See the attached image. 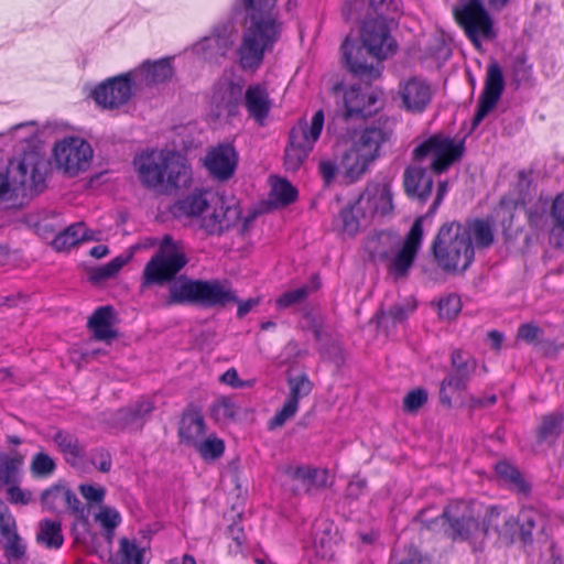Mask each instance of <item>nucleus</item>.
Returning <instances> with one entry per match:
<instances>
[{
    "mask_svg": "<svg viewBox=\"0 0 564 564\" xmlns=\"http://www.w3.org/2000/svg\"><path fill=\"white\" fill-rule=\"evenodd\" d=\"M237 39L238 31L235 23L226 21L214 26L208 36L195 44V50L203 54L205 59L217 62L220 57H226L235 46Z\"/></svg>",
    "mask_w": 564,
    "mask_h": 564,
    "instance_id": "16",
    "label": "nucleus"
},
{
    "mask_svg": "<svg viewBox=\"0 0 564 564\" xmlns=\"http://www.w3.org/2000/svg\"><path fill=\"white\" fill-rule=\"evenodd\" d=\"M297 191L291 185L290 182L282 178H276L272 183L270 197L280 206H286L296 199Z\"/></svg>",
    "mask_w": 564,
    "mask_h": 564,
    "instance_id": "49",
    "label": "nucleus"
},
{
    "mask_svg": "<svg viewBox=\"0 0 564 564\" xmlns=\"http://www.w3.org/2000/svg\"><path fill=\"white\" fill-rule=\"evenodd\" d=\"M536 514L532 511H524L521 513L522 523L519 529L520 538L524 543L531 542L532 530L536 524Z\"/></svg>",
    "mask_w": 564,
    "mask_h": 564,
    "instance_id": "61",
    "label": "nucleus"
},
{
    "mask_svg": "<svg viewBox=\"0 0 564 564\" xmlns=\"http://www.w3.org/2000/svg\"><path fill=\"white\" fill-rule=\"evenodd\" d=\"M210 195L215 194L195 192L178 200L175 205V209L180 215L195 217L200 223L202 217L207 214V208L210 206Z\"/></svg>",
    "mask_w": 564,
    "mask_h": 564,
    "instance_id": "35",
    "label": "nucleus"
},
{
    "mask_svg": "<svg viewBox=\"0 0 564 564\" xmlns=\"http://www.w3.org/2000/svg\"><path fill=\"white\" fill-rule=\"evenodd\" d=\"M318 283L313 285L305 284L297 289L286 291L276 299L275 304L279 308H288L295 304H300L304 302L314 290L318 289Z\"/></svg>",
    "mask_w": 564,
    "mask_h": 564,
    "instance_id": "50",
    "label": "nucleus"
},
{
    "mask_svg": "<svg viewBox=\"0 0 564 564\" xmlns=\"http://www.w3.org/2000/svg\"><path fill=\"white\" fill-rule=\"evenodd\" d=\"M275 1L242 0L247 24L238 54L243 69L259 67L264 52L271 48L280 36L281 23L276 19Z\"/></svg>",
    "mask_w": 564,
    "mask_h": 564,
    "instance_id": "3",
    "label": "nucleus"
},
{
    "mask_svg": "<svg viewBox=\"0 0 564 564\" xmlns=\"http://www.w3.org/2000/svg\"><path fill=\"white\" fill-rule=\"evenodd\" d=\"M563 417L561 414H550L543 417L538 429L539 442H554L562 432Z\"/></svg>",
    "mask_w": 564,
    "mask_h": 564,
    "instance_id": "48",
    "label": "nucleus"
},
{
    "mask_svg": "<svg viewBox=\"0 0 564 564\" xmlns=\"http://www.w3.org/2000/svg\"><path fill=\"white\" fill-rule=\"evenodd\" d=\"M238 155L235 148L229 144H219L213 149L205 159V165L212 175L218 180L229 178L237 166Z\"/></svg>",
    "mask_w": 564,
    "mask_h": 564,
    "instance_id": "23",
    "label": "nucleus"
},
{
    "mask_svg": "<svg viewBox=\"0 0 564 564\" xmlns=\"http://www.w3.org/2000/svg\"><path fill=\"white\" fill-rule=\"evenodd\" d=\"M427 401V392L422 388L410 391L404 400L403 406L408 412H416Z\"/></svg>",
    "mask_w": 564,
    "mask_h": 564,
    "instance_id": "59",
    "label": "nucleus"
},
{
    "mask_svg": "<svg viewBox=\"0 0 564 564\" xmlns=\"http://www.w3.org/2000/svg\"><path fill=\"white\" fill-rule=\"evenodd\" d=\"M52 441L68 465L77 467L82 464L85 458V447L75 434L58 430L52 436Z\"/></svg>",
    "mask_w": 564,
    "mask_h": 564,
    "instance_id": "29",
    "label": "nucleus"
},
{
    "mask_svg": "<svg viewBox=\"0 0 564 564\" xmlns=\"http://www.w3.org/2000/svg\"><path fill=\"white\" fill-rule=\"evenodd\" d=\"M141 184L160 193L185 187L191 181V170L185 158L175 151H147L133 161Z\"/></svg>",
    "mask_w": 564,
    "mask_h": 564,
    "instance_id": "5",
    "label": "nucleus"
},
{
    "mask_svg": "<svg viewBox=\"0 0 564 564\" xmlns=\"http://www.w3.org/2000/svg\"><path fill=\"white\" fill-rule=\"evenodd\" d=\"M87 240H99V238L96 237L95 231L88 230L85 227V224L79 221L69 225L62 232L56 235L52 241V247L56 251H65L70 247H74L79 242Z\"/></svg>",
    "mask_w": 564,
    "mask_h": 564,
    "instance_id": "34",
    "label": "nucleus"
},
{
    "mask_svg": "<svg viewBox=\"0 0 564 564\" xmlns=\"http://www.w3.org/2000/svg\"><path fill=\"white\" fill-rule=\"evenodd\" d=\"M460 299L457 295H449L440 301L438 315L441 318L452 319L460 311Z\"/></svg>",
    "mask_w": 564,
    "mask_h": 564,
    "instance_id": "57",
    "label": "nucleus"
},
{
    "mask_svg": "<svg viewBox=\"0 0 564 564\" xmlns=\"http://www.w3.org/2000/svg\"><path fill=\"white\" fill-rule=\"evenodd\" d=\"M130 256H119L112 259L107 264L98 268H94L89 271V281L93 283H99L115 276L120 269L130 260Z\"/></svg>",
    "mask_w": 564,
    "mask_h": 564,
    "instance_id": "47",
    "label": "nucleus"
},
{
    "mask_svg": "<svg viewBox=\"0 0 564 564\" xmlns=\"http://www.w3.org/2000/svg\"><path fill=\"white\" fill-rule=\"evenodd\" d=\"M392 23L375 18H366L360 32L361 45L379 58H387L392 55L397 50V43L390 35Z\"/></svg>",
    "mask_w": 564,
    "mask_h": 564,
    "instance_id": "17",
    "label": "nucleus"
},
{
    "mask_svg": "<svg viewBox=\"0 0 564 564\" xmlns=\"http://www.w3.org/2000/svg\"><path fill=\"white\" fill-rule=\"evenodd\" d=\"M36 541L48 549H59L64 542L61 522L48 519L40 521Z\"/></svg>",
    "mask_w": 564,
    "mask_h": 564,
    "instance_id": "39",
    "label": "nucleus"
},
{
    "mask_svg": "<svg viewBox=\"0 0 564 564\" xmlns=\"http://www.w3.org/2000/svg\"><path fill=\"white\" fill-rule=\"evenodd\" d=\"M490 531H494L503 543L510 544L518 531V523L497 508H490L482 521L481 536L485 538Z\"/></svg>",
    "mask_w": 564,
    "mask_h": 564,
    "instance_id": "25",
    "label": "nucleus"
},
{
    "mask_svg": "<svg viewBox=\"0 0 564 564\" xmlns=\"http://www.w3.org/2000/svg\"><path fill=\"white\" fill-rule=\"evenodd\" d=\"M494 240V230L488 220H453L440 227L431 250L438 268L447 273H459L470 267L475 258V248L486 249Z\"/></svg>",
    "mask_w": 564,
    "mask_h": 564,
    "instance_id": "2",
    "label": "nucleus"
},
{
    "mask_svg": "<svg viewBox=\"0 0 564 564\" xmlns=\"http://www.w3.org/2000/svg\"><path fill=\"white\" fill-rule=\"evenodd\" d=\"M393 132L394 121L388 117H379L365 127L355 144L365 156L375 161L380 156L381 149L391 141Z\"/></svg>",
    "mask_w": 564,
    "mask_h": 564,
    "instance_id": "18",
    "label": "nucleus"
},
{
    "mask_svg": "<svg viewBox=\"0 0 564 564\" xmlns=\"http://www.w3.org/2000/svg\"><path fill=\"white\" fill-rule=\"evenodd\" d=\"M243 84L229 76L219 78L210 95V116L215 119L235 117L242 101Z\"/></svg>",
    "mask_w": 564,
    "mask_h": 564,
    "instance_id": "13",
    "label": "nucleus"
},
{
    "mask_svg": "<svg viewBox=\"0 0 564 564\" xmlns=\"http://www.w3.org/2000/svg\"><path fill=\"white\" fill-rule=\"evenodd\" d=\"M194 447L205 459H216L223 455L225 449L224 442L217 437H208L205 441H199Z\"/></svg>",
    "mask_w": 564,
    "mask_h": 564,
    "instance_id": "55",
    "label": "nucleus"
},
{
    "mask_svg": "<svg viewBox=\"0 0 564 564\" xmlns=\"http://www.w3.org/2000/svg\"><path fill=\"white\" fill-rule=\"evenodd\" d=\"M415 219L405 239L393 231H380L369 236L365 249L372 261L383 263L388 275L394 281L404 280L409 275L423 239V220Z\"/></svg>",
    "mask_w": 564,
    "mask_h": 564,
    "instance_id": "4",
    "label": "nucleus"
},
{
    "mask_svg": "<svg viewBox=\"0 0 564 564\" xmlns=\"http://www.w3.org/2000/svg\"><path fill=\"white\" fill-rule=\"evenodd\" d=\"M95 520L101 524L108 532V539L112 536L113 530L120 524V513L108 506H100L99 512L96 513Z\"/></svg>",
    "mask_w": 564,
    "mask_h": 564,
    "instance_id": "53",
    "label": "nucleus"
},
{
    "mask_svg": "<svg viewBox=\"0 0 564 564\" xmlns=\"http://www.w3.org/2000/svg\"><path fill=\"white\" fill-rule=\"evenodd\" d=\"M343 59L347 69L364 83H371L381 75V61L379 56L368 52V48L350 42L349 39L341 45Z\"/></svg>",
    "mask_w": 564,
    "mask_h": 564,
    "instance_id": "12",
    "label": "nucleus"
},
{
    "mask_svg": "<svg viewBox=\"0 0 564 564\" xmlns=\"http://www.w3.org/2000/svg\"><path fill=\"white\" fill-rule=\"evenodd\" d=\"M135 86L150 87L166 82L173 75V68L167 58L144 62L133 73Z\"/></svg>",
    "mask_w": 564,
    "mask_h": 564,
    "instance_id": "27",
    "label": "nucleus"
},
{
    "mask_svg": "<svg viewBox=\"0 0 564 564\" xmlns=\"http://www.w3.org/2000/svg\"><path fill=\"white\" fill-rule=\"evenodd\" d=\"M517 338L528 344L540 346L544 352H549L555 347L553 341L543 338V329L531 323L520 325Z\"/></svg>",
    "mask_w": 564,
    "mask_h": 564,
    "instance_id": "43",
    "label": "nucleus"
},
{
    "mask_svg": "<svg viewBox=\"0 0 564 564\" xmlns=\"http://www.w3.org/2000/svg\"><path fill=\"white\" fill-rule=\"evenodd\" d=\"M356 210L364 223L375 216H386L393 210L392 191L388 183H369L356 200Z\"/></svg>",
    "mask_w": 564,
    "mask_h": 564,
    "instance_id": "15",
    "label": "nucleus"
},
{
    "mask_svg": "<svg viewBox=\"0 0 564 564\" xmlns=\"http://www.w3.org/2000/svg\"><path fill=\"white\" fill-rule=\"evenodd\" d=\"M403 185L409 197L425 203L432 193L433 178L426 167L410 165L404 171Z\"/></svg>",
    "mask_w": 564,
    "mask_h": 564,
    "instance_id": "24",
    "label": "nucleus"
},
{
    "mask_svg": "<svg viewBox=\"0 0 564 564\" xmlns=\"http://www.w3.org/2000/svg\"><path fill=\"white\" fill-rule=\"evenodd\" d=\"M372 162L373 160L365 156L364 152L359 151L355 143L341 158V166L345 170L346 176L351 182L365 174Z\"/></svg>",
    "mask_w": 564,
    "mask_h": 564,
    "instance_id": "36",
    "label": "nucleus"
},
{
    "mask_svg": "<svg viewBox=\"0 0 564 564\" xmlns=\"http://www.w3.org/2000/svg\"><path fill=\"white\" fill-rule=\"evenodd\" d=\"M286 474L302 485L306 494H313L328 486L329 475L326 469L289 467Z\"/></svg>",
    "mask_w": 564,
    "mask_h": 564,
    "instance_id": "31",
    "label": "nucleus"
},
{
    "mask_svg": "<svg viewBox=\"0 0 564 564\" xmlns=\"http://www.w3.org/2000/svg\"><path fill=\"white\" fill-rule=\"evenodd\" d=\"M377 100V95L373 93L366 97L360 93L358 87L351 86L344 94V118L347 120L352 117H367L371 113V109L369 108L375 105Z\"/></svg>",
    "mask_w": 564,
    "mask_h": 564,
    "instance_id": "33",
    "label": "nucleus"
},
{
    "mask_svg": "<svg viewBox=\"0 0 564 564\" xmlns=\"http://www.w3.org/2000/svg\"><path fill=\"white\" fill-rule=\"evenodd\" d=\"M451 366L452 369L448 373L469 381L477 368V362L462 350H454L451 356Z\"/></svg>",
    "mask_w": 564,
    "mask_h": 564,
    "instance_id": "46",
    "label": "nucleus"
},
{
    "mask_svg": "<svg viewBox=\"0 0 564 564\" xmlns=\"http://www.w3.org/2000/svg\"><path fill=\"white\" fill-rule=\"evenodd\" d=\"M210 415L217 422L226 423L235 420L236 405L228 397H220L214 401L210 406Z\"/></svg>",
    "mask_w": 564,
    "mask_h": 564,
    "instance_id": "51",
    "label": "nucleus"
},
{
    "mask_svg": "<svg viewBox=\"0 0 564 564\" xmlns=\"http://www.w3.org/2000/svg\"><path fill=\"white\" fill-rule=\"evenodd\" d=\"M453 13L476 48L481 47V41H492L497 36L494 20L481 0H458Z\"/></svg>",
    "mask_w": 564,
    "mask_h": 564,
    "instance_id": "9",
    "label": "nucleus"
},
{
    "mask_svg": "<svg viewBox=\"0 0 564 564\" xmlns=\"http://www.w3.org/2000/svg\"><path fill=\"white\" fill-rule=\"evenodd\" d=\"M205 433L204 416L195 408L187 409L180 422L178 435L182 442L195 446Z\"/></svg>",
    "mask_w": 564,
    "mask_h": 564,
    "instance_id": "32",
    "label": "nucleus"
},
{
    "mask_svg": "<svg viewBox=\"0 0 564 564\" xmlns=\"http://www.w3.org/2000/svg\"><path fill=\"white\" fill-rule=\"evenodd\" d=\"M495 470L501 479L508 481L519 492L528 494L530 491V485L523 479L519 469L509 462H498L495 466Z\"/></svg>",
    "mask_w": 564,
    "mask_h": 564,
    "instance_id": "42",
    "label": "nucleus"
},
{
    "mask_svg": "<svg viewBox=\"0 0 564 564\" xmlns=\"http://www.w3.org/2000/svg\"><path fill=\"white\" fill-rule=\"evenodd\" d=\"M1 538L4 556L8 561L18 562L25 557L26 546L18 534L17 529L9 531L8 527L4 525Z\"/></svg>",
    "mask_w": 564,
    "mask_h": 564,
    "instance_id": "41",
    "label": "nucleus"
},
{
    "mask_svg": "<svg viewBox=\"0 0 564 564\" xmlns=\"http://www.w3.org/2000/svg\"><path fill=\"white\" fill-rule=\"evenodd\" d=\"M120 551L128 562L143 564V551L135 543H131L128 539L123 538L120 541Z\"/></svg>",
    "mask_w": 564,
    "mask_h": 564,
    "instance_id": "60",
    "label": "nucleus"
},
{
    "mask_svg": "<svg viewBox=\"0 0 564 564\" xmlns=\"http://www.w3.org/2000/svg\"><path fill=\"white\" fill-rule=\"evenodd\" d=\"M23 456L13 451L10 454L0 453V488L19 482L20 467Z\"/></svg>",
    "mask_w": 564,
    "mask_h": 564,
    "instance_id": "37",
    "label": "nucleus"
},
{
    "mask_svg": "<svg viewBox=\"0 0 564 564\" xmlns=\"http://www.w3.org/2000/svg\"><path fill=\"white\" fill-rule=\"evenodd\" d=\"M369 9L367 18L395 22L401 14L400 0H368Z\"/></svg>",
    "mask_w": 564,
    "mask_h": 564,
    "instance_id": "40",
    "label": "nucleus"
},
{
    "mask_svg": "<svg viewBox=\"0 0 564 564\" xmlns=\"http://www.w3.org/2000/svg\"><path fill=\"white\" fill-rule=\"evenodd\" d=\"M7 499L13 505H28L31 501L32 494L22 490L17 484L7 486Z\"/></svg>",
    "mask_w": 564,
    "mask_h": 564,
    "instance_id": "62",
    "label": "nucleus"
},
{
    "mask_svg": "<svg viewBox=\"0 0 564 564\" xmlns=\"http://www.w3.org/2000/svg\"><path fill=\"white\" fill-rule=\"evenodd\" d=\"M187 262L188 258L183 249L171 236H164L158 251L143 269L141 291L154 285H167L165 306L197 304L204 307H224L239 302L226 281L194 280L185 274L178 275Z\"/></svg>",
    "mask_w": 564,
    "mask_h": 564,
    "instance_id": "1",
    "label": "nucleus"
},
{
    "mask_svg": "<svg viewBox=\"0 0 564 564\" xmlns=\"http://www.w3.org/2000/svg\"><path fill=\"white\" fill-rule=\"evenodd\" d=\"M130 76L128 73L107 79L93 90V98L106 109H115L127 104L132 96Z\"/></svg>",
    "mask_w": 564,
    "mask_h": 564,
    "instance_id": "20",
    "label": "nucleus"
},
{
    "mask_svg": "<svg viewBox=\"0 0 564 564\" xmlns=\"http://www.w3.org/2000/svg\"><path fill=\"white\" fill-rule=\"evenodd\" d=\"M153 410L154 404L151 400H140L130 406L118 410L115 414V424L121 429L141 430Z\"/></svg>",
    "mask_w": 564,
    "mask_h": 564,
    "instance_id": "28",
    "label": "nucleus"
},
{
    "mask_svg": "<svg viewBox=\"0 0 564 564\" xmlns=\"http://www.w3.org/2000/svg\"><path fill=\"white\" fill-rule=\"evenodd\" d=\"M297 408L299 403L288 399L283 408L278 411L269 422L270 429L282 426L288 420L295 415Z\"/></svg>",
    "mask_w": 564,
    "mask_h": 564,
    "instance_id": "58",
    "label": "nucleus"
},
{
    "mask_svg": "<svg viewBox=\"0 0 564 564\" xmlns=\"http://www.w3.org/2000/svg\"><path fill=\"white\" fill-rule=\"evenodd\" d=\"M54 158L58 170L68 176H76L89 167L93 149L84 139L72 137L56 143Z\"/></svg>",
    "mask_w": 564,
    "mask_h": 564,
    "instance_id": "11",
    "label": "nucleus"
},
{
    "mask_svg": "<svg viewBox=\"0 0 564 564\" xmlns=\"http://www.w3.org/2000/svg\"><path fill=\"white\" fill-rule=\"evenodd\" d=\"M288 384L290 389V400L299 403L301 398L308 395L313 389V383L305 373L295 377H289Z\"/></svg>",
    "mask_w": 564,
    "mask_h": 564,
    "instance_id": "52",
    "label": "nucleus"
},
{
    "mask_svg": "<svg viewBox=\"0 0 564 564\" xmlns=\"http://www.w3.org/2000/svg\"><path fill=\"white\" fill-rule=\"evenodd\" d=\"M503 88L505 80L501 67L497 62H492L487 67L485 88L480 95L478 108L471 122L473 129L496 107Z\"/></svg>",
    "mask_w": 564,
    "mask_h": 564,
    "instance_id": "21",
    "label": "nucleus"
},
{
    "mask_svg": "<svg viewBox=\"0 0 564 564\" xmlns=\"http://www.w3.org/2000/svg\"><path fill=\"white\" fill-rule=\"evenodd\" d=\"M242 97L248 115L254 119L258 124L263 126L272 107L265 86L261 84L250 85Z\"/></svg>",
    "mask_w": 564,
    "mask_h": 564,
    "instance_id": "26",
    "label": "nucleus"
},
{
    "mask_svg": "<svg viewBox=\"0 0 564 564\" xmlns=\"http://www.w3.org/2000/svg\"><path fill=\"white\" fill-rule=\"evenodd\" d=\"M427 512L429 510H422L416 516V520L427 530H443L444 534L453 540L482 538V523L478 522V512L470 502L464 500L453 501L435 519H430Z\"/></svg>",
    "mask_w": 564,
    "mask_h": 564,
    "instance_id": "7",
    "label": "nucleus"
},
{
    "mask_svg": "<svg viewBox=\"0 0 564 564\" xmlns=\"http://www.w3.org/2000/svg\"><path fill=\"white\" fill-rule=\"evenodd\" d=\"M524 204V199H518L511 196H503L500 199L498 207L495 209V214L501 223L505 234H507L512 226L514 212L519 206H523Z\"/></svg>",
    "mask_w": 564,
    "mask_h": 564,
    "instance_id": "45",
    "label": "nucleus"
},
{
    "mask_svg": "<svg viewBox=\"0 0 564 564\" xmlns=\"http://www.w3.org/2000/svg\"><path fill=\"white\" fill-rule=\"evenodd\" d=\"M402 107L410 112H422L432 99V89L427 82L411 77L399 85L398 91Z\"/></svg>",
    "mask_w": 564,
    "mask_h": 564,
    "instance_id": "22",
    "label": "nucleus"
},
{
    "mask_svg": "<svg viewBox=\"0 0 564 564\" xmlns=\"http://www.w3.org/2000/svg\"><path fill=\"white\" fill-rule=\"evenodd\" d=\"M408 310L404 306L395 305L387 312H382V323L391 321L392 324L402 323L408 317Z\"/></svg>",
    "mask_w": 564,
    "mask_h": 564,
    "instance_id": "64",
    "label": "nucleus"
},
{
    "mask_svg": "<svg viewBox=\"0 0 564 564\" xmlns=\"http://www.w3.org/2000/svg\"><path fill=\"white\" fill-rule=\"evenodd\" d=\"M324 124L323 110L314 113L312 122L300 120L289 133V142L284 151L286 171L296 172L306 162L308 154L321 135Z\"/></svg>",
    "mask_w": 564,
    "mask_h": 564,
    "instance_id": "8",
    "label": "nucleus"
},
{
    "mask_svg": "<svg viewBox=\"0 0 564 564\" xmlns=\"http://www.w3.org/2000/svg\"><path fill=\"white\" fill-rule=\"evenodd\" d=\"M468 381L447 373V376L443 379L440 386V402L447 406H452V399L455 394H460V392L467 389Z\"/></svg>",
    "mask_w": 564,
    "mask_h": 564,
    "instance_id": "44",
    "label": "nucleus"
},
{
    "mask_svg": "<svg viewBox=\"0 0 564 564\" xmlns=\"http://www.w3.org/2000/svg\"><path fill=\"white\" fill-rule=\"evenodd\" d=\"M551 217L550 241L554 247L564 250V193L557 195L553 200Z\"/></svg>",
    "mask_w": 564,
    "mask_h": 564,
    "instance_id": "38",
    "label": "nucleus"
},
{
    "mask_svg": "<svg viewBox=\"0 0 564 564\" xmlns=\"http://www.w3.org/2000/svg\"><path fill=\"white\" fill-rule=\"evenodd\" d=\"M343 221V230L348 235H355L358 230L367 226L369 223H364L361 214L356 210V203L348 209H344L340 213Z\"/></svg>",
    "mask_w": 564,
    "mask_h": 564,
    "instance_id": "54",
    "label": "nucleus"
},
{
    "mask_svg": "<svg viewBox=\"0 0 564 564\" xmlns=\"http://www.w3.org/2000/svg\"><path fill=\"white\" fill-rule=\"evenodd\" d=\"M116 321L115 310L110 305L98 307L88 319V328L97 340H111L117 337L113 329Z\"/></svg>",
    "mask_w": 564,
    "mask_h": 564,
    "instance_id": "30",
    "label": "nucleus"
},
{
    "mask_svg": "<svg viewBox=\"0 0 564 564\" xmlns=\"http://www.w3.org/2000/svg\"><path fill=\"white\" fill-rule=\"evenodd\" d=\"M45 161L35 152L10 160L0 171V204L18 202L40 193L44 187Z\"/></svg>",
    "mask_w": 564,
    "mask_h": 564,
    "instance_id": "6",
    "label": "nucleus"
},
{
    "mask_svg": "<svg viewBox=\"0 0 564 564\" xmlns=\"http://www.w3.org/2000/svg\"><path fill=\"white\" fill-rule=\"evenodd\" d=\"M464 153V143L455 142L443 134H434L419 144L412 153L413 160L422 162L431 159L430 169L436 174L448 170L451 165L459 161Z\"/></svg>",
    "mask_w": 564,
    "mask_h": 564,
    "instance_id": "10",
    "label": "nucleus"
},
{
    "mask_svg": "<svg viewBox=\"0 0 564 564\" xmlns=\"http://www.w3.org/2000/svg\"><path fill=\"white\" fill-rule=\"evenodd\" d=\"M241 210L236 202L223 195H210V206L202 217L200 228L208 235H221L240 219Z\"/></svg>",
    "mask_w": 564,
    "mask_h": 564,
    "instance_id": "14",
    "label": "nucleus"
},
{
    "mask_svg": "<svg viewBox=\"0 0 564 564\" xmlns=\"http://www.w3.org/2000/svg\"><path fill=\"white\" fill-rule=\"evenodd\" d=\"M55 468L53 458L45 453H37L31 463V470L37 477H46L53 474Z\"/></svg>",
    "mask_w": 564,
    "mask_h": 564,
    "instance_id": "56",
    "label": "nucleus"
},
{
    "mask_svg": "<svg viewBox=\"0 0 564 564\" xmlns=\"http://www.w3.org/2000/svg\"><path fill=\"white\" fill-rule=\"evenodd\" d=\"M41 503L50 511H58L64 507L68 512L74 514L77 522L88 525V509L84 507L74 491L65 485L56 484L45 489L41 495Z\"/></svg>",
    "mask_w": 564,
    "mask_h": 564,
    "instance_id": "19",
    "label": "nucleus"
},
{
    "mask_svg": "<svg viewBox=\"0 0 564 564\" xmlns=\"http://www.w3.org/2000/svg\"><path fill=\"white\" fill-rule=\"evenodd\" d=\"M79 492L89 502L100 503L105 497V489L102 487H95L93 485H80Z\"/></svg>",
    "mask_w": 564,
    "mask_h": 564,
    "instance_id": "63",
    "label": "nucleus"
}]
</instances>
